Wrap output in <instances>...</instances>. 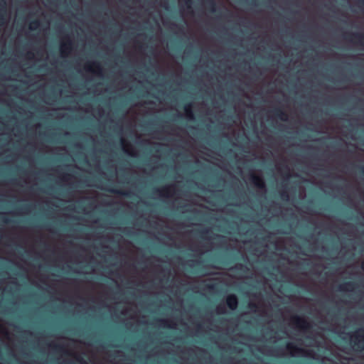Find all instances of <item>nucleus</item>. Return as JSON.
<instances>
[{
    "instance_id": "cd10ccee",
    "label": "nucleus",
    "mask_w": 364,
    "mask_h": 364,
    "mask_svg": "<svg viewBox=\"0 0 364 364\" xmlns=\"http://www.w3.org/2000/svg\"><path fill=\"white\" fill-rule=\"evenodd\" d=\"M207 288L209 289H213L215 288V285L213 284H208L207 285Z\"/></svg>"
},
{
    "instance_id": "6ab92c4d",
    "label": "nucleus",
    "mask_w": 364,
    "mask_h": 364,
    "mask_svg": "<svg viewBox=\"0 0 364 364\" xmlns=\"http://www.w3.org/2000/svg\"><path fill=\"white\" fill-rule=\"evenodd\" d=\"M235 269L240 270L242 272H247L248 270L247 267L242 264H237L235 267Z\"/></svg>"
},
{
    "instance_id": "1a4fd4ad",
    "label": "nucleus",
    "mask_w": 364,
    "mask_h": 364,
    "mask_svg": "<svg viewBox=\"0 0 364 364\" xmlns=\"http://www.w3.org/2000/svg\"><path fill=\"white\" fill-rule=\"evenodd\" d=\"M273 113L277 118L282 121H287L288 119V115L287 112L280 107L275 108L273 110Z\"/></svg>"
},
{
    "instance_id": "6e6552de",
    "label": "nucleus",
    "mask_w": 364,
    "mask_h": 364,
    "mask_svg": "<svg viewBox=\"0 0 364 364\" xmlns=\"http://www.w3.org/2000/svg\"><path fill=\"white\" fill-rule=\"evenodd\" d=\"M355 288V284L352 282H345L342 284H340L338 287V290L341 291H353Z\"/></svg>"
},
{
    "instance_id": "393cba45",
    "label": "nucleus",
    "mask_w": 364,
    "mask_h": 364,
    "mask_svg": "<svg viewBox=\"0 0 364 364\" xmlns=\"http://www.w3.org/2000/svg\"><path fill=\"white\" fill-rule=\"evenodd\" d=\"M217 311H218V313H220V314H223V313H224V312H225V309H224V308H223V307H222V306H218V307L217 308Z\"/></svg>"
},
{
    "instance_id": "20e7f679",
    "label": "nucleus",
    "mask_w": 364,
    "mask_h": 364,
    "mask_svg": "<svg viewBox=\"0 0 364 364\" xmlns=\"http://www.w3.org/2000/svg\"><path fill=\"white\" fill-rule=\"evenodd\" d=\"M251 182L259 189H265V183L264 179L254 173L250 174Z\"/></svg>"
},
{
    "instance_id": "ddd939ff",
    "label": "nucleus",
    "mask_w": 364,
    "mask_h": 364,
    "mask_svg": "<svg viewBox=\"0 0 364 364\" xmlns=\"http://www.w3.org/2000/svg\"><path fill=\"white\" fill-rule=\"evenodd\" d=\"M184 111L188 118H190V119L194 118V114L192 110V104L191 103L186 104L184 106Z\"/></svg>"
},
{
    "instance_id": "c756f323",
    "label": "nucleus",
    "mask_w": 364,
    "mask_h": 364,
    "mask_svg": "<svg viewBox=\"0 0 364 364\" xmlns=\"http://www.w3.org/2000/svg\"><path fill=\"white\" fill-rule=\"evenodd\" d=\"M3 222L5 223H8L9 221L7 218H3L2 219Z\"/></svg>"
},
{
    "instance_id": "0eeeda50",
    "label": "nucleus",
    "mask_w": 364,
    "mask_h": 364,
    "mask_svg": "<svg viewBox=\"0 0 364 364\" xmlns=\"http://www.w3.org/2000/svg\"><path fill=\"white\" fill-rule=\"evenodd\" d=\"M94 68L97 70V73L99 75L102 74V68L100 64L97 62H92L91 63H88L85 66V69L87 71L95 72Z\"/></svg>"
},
{
    "instance_id": "412c9836",
    "label": "nucleus",
    "mask_w": 364,
    "mask_h": 364,
    "mask_svg": "<svg viewBox=\"0 0 364 364\" xmlns=\"http://www.w3.org/2000/svg\"><path fill=\"white\" fill-rule=\"evenodd\" d=\"M184 2L187 9H191V4L193 3L192 0H184Z\"/></svg>"
},
{
    "instance_id": "39448f33",
    "label": "nucleus",
    "mask_w": 364,
    "mask_h": 364,
    "mask_svg": "<svg viewBox=\"0 0 364 364\" xmlns=\"http://www.w3.org/2000/svg\"><path fill=\"white\" fill-rule=\"evenodd\" d=\"M226 304L231 310H235L238 306V299L235 294H230L226 298Z\"/></svg>"
},
{
    "instance_id": "423d86ee",
    "label": "nucleus",
    "mask_w": 364,
    "mask_h": 364,
    "mask_svg": "<svg viewBox=\"0 0 364 364\" xmlns=\"http://www.w3.org/2000/svg\"><path fill=\"white\" fill-rule=\"evenodd\" d=\"M73 42L70 38H68L65 43L60 46V52L63 55H67L72 50Z\"/></svg>"
},
{
    "instance_id": "4468645a",
    "label": "nucleus",
    "mask_w": 364,
    "mask_h": 364,
    "mask_svg": "<svg viewBox=\"0 0 364 364\" xmlns=\"http://www.w3.org/2000/svg\"><path fill=\"white\" fill-rule=\"evenodd\" d=\"M287 349L290 351H294L296 353L304 352V350L302 348H298L296 346H295L292 343H288L287 345Z\"/></svg>"
},
{
    "instance_id": "7c9ffc66",
    "label": "nucleus",
    "mask_w": 364,
    "mask_h": 364,
    "mask_svg": "<svg viewBox=\"0 0 364 364\" xmlns=\"http://www.w3.org/2000/svg\"><path fill=\"white\" fill-rule=\"evenodd\" d=\"M361 268L363 270H364V261L363 262V263L361 264Z\"/></svg>"
},
{
    "instance_id": "c85d7f7f",
    "label": "nucleus",
    "mask_w": 364,
    "mask_h": 364,
    "mask_svg": "<svg viewBox=\"0 0 364 364\" xmlns=\"http://www.w3.org/2000/svg\"><path fill=\"white\" fill-rule=\"evenodd\" d=\"M285 169H286V171H287V177H289V176H290V175H289V170L288 167H287V166H286V167H285Z\"/></svg>"
},
{
    "instance_id": "b1692460",
    "label": "nucleus",
    "mask_w": 364,
    "mask_h": 364,
    "mask_svg": "<svg viewBox=\"0 0 364 364\" xmlns=\"http://www.w3.org/2000/svg\"><path fill=\"white\" fill-rule=\"evenodd\" d=\"M357 4L361 8H364V0H356Z\"/></svg>"
},
{
    "instance_id": "9d476101",
    "label": "nucleus",
    "mask_w": 364,
    "mask_h": 364,
    "mask_svg": "<svg viewBox=\"0 0 364 364\" xmlns=\"http://www.w3.org/2000/svg\"><path fill=\"white\" fill-rule=\"evenodd\" d=\"M106 191H107L109 193L117 194L119 196H127L129 197L131 196V192L127 191H123L120 189L117 188H107Z\"/></svg>"
},
{
    "instance_id": "2f4dec72",
    "label": "nucleus",
    "mask_w": 364,
    "mask_h": 364,
    "mask_svg": "<svg viewBox=\"0 0 364 364\" xmlns=\"http://www.w3.org/2000/svg\"><path fill=\"white\" fill-rule=\"evenodd\" d=\"M121 142H122V144H124V139H122V140H121Z\"/></svg>"
},
{
    "instance_id": "f257e3e1",
    "label": "nucleus",
    "mask_w": 364,
    "mask_h": 364,
    "mask_svg": "<svg viewBox=\"0 0 364 364\" xmlns=\"http://www.w3.org/2000/svg\"><path fill=\"white\" fill-rule=\"evenodd\" d=\"M351 344L356 351L364 350V328H359L352 334Z\"/></svg>"
},
{
    "instance_id": "f3484780",
    "label": "nucleus",
    "mask_w": 364,
    "mask_h": 364,
    "mask_svg": "<svg viewBox=\"0 0 364 364\" xmlns=\"http://www.w3.org/2000/svg\"><path fill=\"white\" fill-rule=\"evenodd\" d=\"M39 26H40V21L38 20H34L31 23L29 28L31 31H35L36 29H37L39 27Z\"/></svg>"
},
{
    "instance_id": "2eb2a0df",
    "label": "nucleus",
    "mask_w": 364,
    "mask_h": 364,
    "mask_svg": "<svg viewBox=\"0 0 364 364\" xmlns=\"http://www.w3.org/2000/svg\"><path fill=\"white\" fill-rule=\"evenodd\" d=\"M155 192L159 193V195H161V196H168L169 188L168 187H164V188H163L161 189H156Z\"/></svg>"
},
{
    "instance_id": "7ed1b4c3",
    "label": "nucleus",
    "mask_w": 364,
    "mask_h": 364,
    "mask_svg": "<svg viewBox=\"0 0 364 364\" xmlns=\"http://www.w3.org/2000/svg\"><path fill=\"white\" fill-rule=\"evenodd\" d=\"M292 322L294 325H296L298 328L308 331L311 328V325L309 323L306 319L301 318L299 316H294L291 318Z\"/></svg>"
},
{
    "instance_id": "473e14b6",
    "label": "nucleus",
    "mask_w": 364,
    "mask_h": 364,
    "mask_svg": "<svg viewBox=\"0 0 364 364\" xmlns=\"http://www.w3.org/2000/svg\"><path fill=\"white\" fill-rule=\"evenodd\" d=\"M98 188H100V186H98ZM101 189H105V190H106L107 188H101Z\"/></svg>"
},
{
    "instance_id": "9b49d317",
    "label": "nucleus",
    "mask_w": 364,
    "mask_h": 364,
    "mask_svg": "<svg viewBox=\"0 0 364 364\" xmlns=\"http://www.w3.org/2000/svg\"><path fill=\"white\" fill-rule=\"evenodd\" d=\"M205 4L206 9L211 13H215L217 11V4L215 0H205Z\"/></svg>"
},
{
    "instance_id": "f03ea898",
    "label": "nucleus",
    "mask_w": 364,
    "mask_h": 364,
    "mask_svg": "<svg viewBox=\"0 0 364 364\" xmlns=\"http://www.w3.org/2000/svg\"><path fill=\"white\" fill-rule=\"evenodd\" d=\"M344 38L348 41L359 43L361 46H364V33H346L344 35Z\"/></svg>"
},
{
    "instance_id": "dca6fc26",
    "label": "nucleus",
    "mask_w": 364,
    "mask_h": 364,
    "mask_svg": "<svg viewBox=\"0 0 364 364\" xmlns=\"http://www.w3.org/2000/svg\"><path fill=\"white\" fill-rule=\"evenodd\" d=\"M52 348L57 352H63L65 351V346L60 344H52L50 345Z\"/></svg>"
},
{
    "instance_id": "5701e85b",
    "label": "nucleus",
    "mask_w": 364,
    "mask_h": 364,
    "mask_svg": "<svg viewBox=\"0 0 364 364\" xmlns=\"http://www.w3.org/2000/svg\"><path fill=\"white\" fill-rule=\"evenodd\" d=\"M76 360L79 362H80L82 364H87L84 359L80 356H77Z\"/></svg>"
},
{
    "instance_id": "aec40b11",
    "label": "nucleus",
    "mask_w": 364,
    "mask_h": 364,
    "mask_svg": "<svg viewBox=\"0 0 364 364\" xmlns=\"http://www.w3.org/2000/svg\"><path fill=\"white\" fill-rule=\"evenodd\" d=\"M280 196L284 200H287L289 198V194L286 191H282L280 192Z\"/></svg>"
},
{
    "instance_id": "4be33fe9",
    "label": "nucleus",
    "mask_w": 364,
    "mask_h": 364,
    "mask_svg": "<svg viewBox=\"0 0 364 364\" xmlns=\"http://www.w3.org/2000/svg\"><path fill=\"white\" fill-rule=\"evenodd\" d=\"M249 307H250V309L251 310H252V311H256V309H257V306L255 304H254V303H250V304H249Z\"/></svg>"
},
{
    "instance_id": "a211bd4d",
    "label": "nucleus",
    "mask_w": 364,
    "mask_h": 364,
    "mask_svg": "<svg viewBox=\"0 0 364 364\" xmlns=\"http://www.w3.org/2000/svg\"><path fill=\"white\" fill-rule=\"evenodd\" d=\"M209 232V230L208 229H205V230H198L197 231V233L198 234V236L200 237V238H205V235L207 233Z\"/></svg>"
},
{
    "instance_id": "bb28decb",
    "label": "nucleus",
    "mask_w": 364,
    "mask_h": 364,
    "mask_svg": "<svg viewBox=\"0 0 364 364\" xmlns=\"http://www.w3.org/2000/svg\"><path fill=\"white\" fill-rule=\"evenodd\" d=\"M159 321L161 324H163V325H164V326H167V323H168V322H167L166 321H165V320H162V319H159Z\"/></svg>"
},
{
    "instance_id": "f8f14e48",
    "label": "nucleus",
    "mask_w": 364,
    "mask_h": 364,
    "mask_svg": "<svg viewBox=\"0 0 364 364\" xmlns=\"http://www.w3.org/2000/svg\"><path fill=\"white\" fill-rule=\"evenodd\" d=\"M6 11V1H4L3 4L0 5V26L4 24L5 20V14Z\"/></svg>"
},
{
    "instance_id": "a878e982",
    "label": "nucleus",
    "mask_w": 364,
    "mask_h": 364,
    "mask_svg": "<svg viewBox=\"0 0 364 364\" xmlns=\"http://www.w3.org/2000/svg\"><path fill=\"white\" fill-rule=\"evenodd\" d=\"M248 4L250 6H255L257 4V1L255 0H251Z\"/></svg>"
}]
</instances>
